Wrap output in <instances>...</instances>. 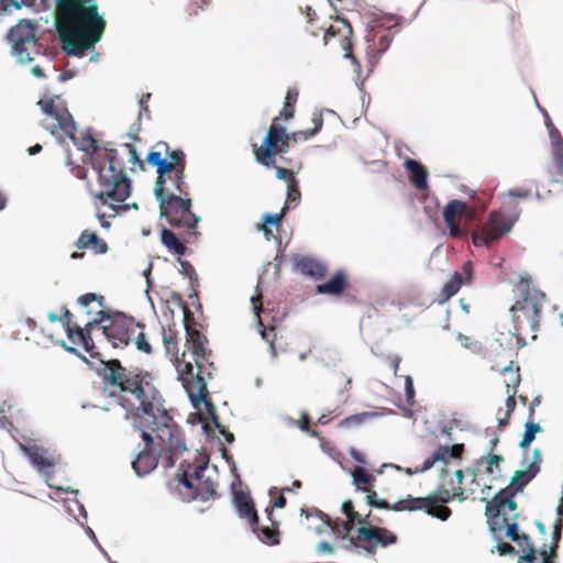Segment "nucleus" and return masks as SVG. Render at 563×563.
<instances>
[{"mask_svg":"<svg viewBox=\"0 0 563 563\" xmlns=\"http://www.w3.org/2000/svg\"><path fill=\"white\" fill-rule=\"evenodd\" d=\"M54 30L62 49L69 57L81 58L93 51L104 34L107 21L97 0H55Z\"/></svg>","mask_w":563,"mask_h":563,"instance_id":"1","label":"nucleus"},{"mask_svg":"<svg viewBox=\"0 0 563 563\" xmlns=\"http://www.w3.org/2000/svg\"><path fill=\"white\" fill-rule=\"evenodd\" d=\"M339 548L353 552L358 555L373 558L376 554L377 548H387L397 543L398 538L396 533L385 527L378 526H362L356 527L355 536L343 533L339 536Z\"/></svg>","mask_w":563,"mask_h":563,"instance_id":"2","label":"nucleus"},{"mask_svg":"<svg viewBox=\"0 0 563 563\" xmlns=\"http://www.w3.org/2000/svg\"><path fill=\"white\" fill-rule=\"evenodd\" d=\"M92 169L97 174V184L100 188L97 192L90 191V195L96 200V207H98L99 202L106 205L108 200L124 202L131 197L133 190L132 179L125 170L103 172V168L97 163L92 164Z\"/></svg>","mask_w":563,"mask_h":563,"instance_id":"3","label":"nucleus"},{"mask_svg":"<svg viewBox=\"0 0 563 563\" xmlns=\"http://www.w3.org/2000/svg\"><path fill=\"white\" fill-rule=\"evenodd\" d=\"M520 299L509 308L512 319L516 320V311H522L530 319V329L533 332L539 330L542 303L545 300V294L532 286L530 276L521 277L518 283Z\"/></svg>","mask_w":563,"mask_h":563,"instance_id":"4","label":"nucleus"},{"mask_svg":"<svg viewBox=\"0 0 563 563\" xmlns=\"http://www.w3.org/2000/svg\"><path fill=\"white\" fill-rule=\"evenodd\" d=\"M276 121H278V118L274 119V124L266 131L261 147L256 145L254 147L255 161L266 168L274 166V158L277 155L289 152V135H297V133L288 132L286 126H276Z\"/></svg>","mask_w":563,"mask_h":563,"instance_id":"5","label":"nucleus"},{"mask_svg":"<svg viewBox=\"0 0 563 563\" xmlns=\"http://www.w3.org/2000/svg\"><path fill=\"white\" fill-rule=\"evenodd\" d=\"M517 495L518 494L508 489L500 488L486 501L485 517L490 534H495L496 532L504 530V526L507 521V515L505 512L506 509L509 512H514L518 509V503L515 499Z\"/></svg>","mask_w":563,"mask_h":563,"instance_id":"6","label":"nucleus"},{"mask_svg":"<svg viewBox=\"0 0 563 563\" xmlns=\"http://www.w3.org/2000/svg\"><path fill=\"white\" fill-rule=\"evenodd\" d=\"M19 446L30 464L43 476L49 488L54 489L56 493H68L74 495L79 494V490L71 486H55L49 483L54 476L55 461L54 459L47 456L46 449L30 443H20Z\"/></svg>","mask_w":563,"mask_h":563,"instance_id":"7","label":"nucleus"},{"mask_svg":"<svg viewBox=\"0 0 563 563\" xmlns=\"http://www.w3.org/2000/svg\"><path fill=\"white\" fill-rule=\"evenodd\" d=\"M129 322H134L136 327L143 329L144 324L136 322L133 317H129L121 310L111 309L110 320L106 325L108 335L104 338L112 344L114 349L128 346L131 342L133 330L129 328Z\"/></svg>","mask_w":563,"mask_h":563,"instance_id":"8","label":"nucleus"},{"mask_svg":"<svg viewBox=\"0 0 563 563\" xmlns=\"http://www.w3.org/2000/svg\"><path fill=\"white\" fill-rule=\"evenodd\" d=\"M37 104L44 114L57 121L54 128L64 131L66 136H71V131H77L76 121L60 96H54L48 100L41 99Z\"/></svg>","mask_w":563,"mask_h":563,"instance_id":"9","label":"nucleus"},{"mask_svg":"<svg viewBox=\"0 0 563 563\" xmlns=\"http://www.w3.org/2000/svg\"><path fill=\"white\" fill-rule=\"evenodd\" d=\"M190 467L191 465L188 461H181L176 472V479L190 492L191 498L194 500L208 501L211 498L219 497L214 483L209 477H206L200 486H197L191 481Z\"/></svg>","mask_w":563,"mask_h":563,"instance_id":"10","label":"nucleus"},{"mask_svg":"<svg viewBox=\"0 0 563 563\" xmlns=\"http://www.w3.org/2000/svg\"><path fill=\"white\" fill-rule=\"evenodd\" d=\"M126 371L118 358L106 361L99 357V368L96 369V374L102 378L104 384L115 387L121 386L123 382L130 383L131 376L126 374Z\"/></svg>","mask_w":563,"mask_h":563,"instance_id":"11","label":"nucleus"},{"mask_svg":"<svg viewBox=\"0 0 563 563\" xmlns=\"http://www.w3.org/2000/svg\"><path fill=\"white\" fill-rule=\"evenodd\" d=\"M505 212L495 210L488 216V223L494 229H498L501 234H508L519 220L521 208L518 203L510 202L504 206Z\"/></svg>","mask_w":563,"mask_h":563,"instance_id":"12","label":"nucleus"},{"mask_svg":"<svg viewBox=\"0 0 563 563\" xmlns=\"http://www.w3.org/2000/svg\"><path fill=\"white\" fill-rule=\"evenodd\" d=\"M294 268L298 269L303 276L310 277L313 280L323 279L328 274V266L324 262L311 255H292Z\"/></svg>","mask_w":563,"mask_h":563,"instance_id":"13","label":"nucleus"},{"mask_svg":"<svg viewBox=\"0 0 563 563\" xmlns=\"http://www.w3.org/2000/svg\"><path fill=\"white\" fill-rule=\"evenodd\" d=\"M233 507L241 519H247L251 528H257L258 514L250 493L236 490L232 486Z\"/></svg>","mask_w":563,"mask_h":563,"instance_id":"14","label":"nucleus"},{"mask_svg":"<svg viewBox=\"0 0 563 563\" xmlns=\"http://www.w3.org/2000/svg\"><path fill=\"white\" fill-rule=\"evenodd\" d=\"M211 357L212 352L209 349L205 350V353L192 352V358L195 361V366L197 369L196 374H194V365L190 362H179L177 360L176 371L178 372V379H183L185 378V376H190L194 380H197V378H199L200 376H202V378H207L205 376V371Z\"/></svg>","mask_w":563,"mask_h":563,"instance_id":"15","label":"nucleus"},{"mask_svg":"<svg viewBox=\"0 0 563 563\" xmlns=\"http://www.w3.org/2000/svg\"><path fill=\"white\" fill-rule=\"evenodd\" d=\"M172 430L159 432L158 440L163 444V450L183 454L188 452L185 434L178 424H172Z\"/></svg>","mask_w":563,"mask_h":563,"instance_id":"16","label":"nucleus"},{"mask_svg":"<svg viewBox=\"0 0 563 563\" xmlns=\"http://www.w3.org/2000/svg\"><path fill=\"white\" fill-rule=\"evenodd\" d=\"M183 383V387L187 393L188 399L194 409L199 410L200 407L208 401V382L207 378H202L200 376L195 380V385H191L189 379L183 378L180 379Z\"/></svg>","mask_w":563,"mask_h":563,"instance_id":"17","label":"nucleus"},{"mask_svg":"<svg viewBox=\"0 0 563 563\" xmlns=\"http://www.w3.org/2000/svg\"><path fill=\"white\" fill-rule=\"evenodd\" d=\"M36 30L37 24L34 21L33 29H29V31L25 32V35H19L16 46L11 47L10 54L15 58L18 64L26 65L34 60L31 53L25 47V44L37 43V36L35 34Z\"/></svg>","mask_w":563,"mask_h":563,"instance_id":"18","label":"nucleus"},{"mask_svg":"<svg viewBox=\"0 0 563 563\" xmlns=\"http://www.w3.org/2000/svg\"><path fill=\"white\" fill-rule=\"evenodd\" d=\"M404 167L409 174L411 185L418 191H426L429 189V172L421 162L413 158H406L404 161Z\"/></svg>","mask_w":563,"mask_h":563,"instance_id":"19","label":"nucleus"},{"mask_svg":"<svg viewBox=\"0 0 563 563\" xmlns=\"http://www.w3.org/2000/svg\"><path fill=\"white\" fill-rule=\"evenodd\" d=\"M349 287L347 275L344 269H338L327 282L316 286L318 295L341 296Z\"/></svg>","mask_w":563,"mask_h":563,"instance_id":"20","label":"nucleus"},{"mask_svg":"<svg viewBox=\"0 0 563 563\" xmlns=\"http://www.w3.org/2000/svg\"><path fill=\"white\" fill-rule=\"evenodd\" d=\"M158 466V456L152 450L144 449L135 460L132 461V467L137 477H144L152 473Z\"/></svg>","mask_w":563,"mask_h":563,"instance_id":"21","label":"nucleus"},{"mask_svg":"<svg viewBox=\"0 0 563 563\" xmlns=\"http://www.w3.org/2000/svg\"><path fill=\"white\" fill-rule=\"evenodd\" d=\"M265 512L267 514V519L272 522V527L260 526V520L257 521V528H251L253 533L256 534L257 539L267 544V545H277L279 544V531H278V522L273 521V511L269 510L268 507L265 508Z\"/></svg>","mask_w":563,"mask_h":563,"instance_id":"22","label":"nucleus"},{"mask_svg":"<svg viewBox=\"0 0 563 563\" xmlns=\"http://www.w3.org/2000/svg\"><path fill=\"white\" fill-rule=\"evenodd\" d=\"M74 246L78 250L93 249L96 254H106L109 251L108 244L96 232L88 233L87 230L81 232Z\"/></svg>","mask_w":563,"mask_h":563,"instance_id":"23","label":"nucleus"},{"mask_svg":"<svg viewBox=\"0 0 563 563\" xmlns=\"http://www.w3.org/2000/svg\"><path fill=\"white\" fill-rule=\"evenodd\" d=\"M537 475L538 474L531 472L529 468L521 467L520 470L514 472V474L510 476L508 485L504 488L518 495L522 494L525 488Z\"/></svg>","mask_w":563,"mask_h":563,"instance_id":"24","label":"nucleus"},{"mask_svg":"<svg viewBox=\"0 0 563 563\" xmlns=\"http://www.w3.org/2000/svg\"><path fill=\"white\" fill-rule=\"evenodd\" d=\"M547 130L553 150L554 166L558 175L563 177V139L556 126Z\"/></svg>","mask_w":563,"mask_h":563,"instance_id":"25","label":"nucleus"},{"mask_svg":"<svg viewBox=\"0 0 563 563\" xmlns=\"http://www.w3.org/2000/svg\"><path fill=\"white\" fill-rule=\"evenodd\" d=\"M153 376L151 373H144L141 375V380H137V383L133 386H130V383L123 382L121 386H115L120 389L122 393H130L132 394L137 401H142L147 399V393L145 390V387H150L151 382H153Z\"/></svg>","mask_w":563,"mask_h":563,"instance_id":"26","label":"nucleus"},{"mask_svg":"<svg viewBox=\"0 0 563 563\" xmlns=\"http://www.w3.org/2000/svg\"><path fill=\"white\" fill-rule=\"evenodd\" d=\"M73 135L67 136L71 140L74 145L81 152H84L88 158L89 164L92 166V164H98L101 166V155L99 152L103 151V147L101 146L100 142L98 140L95 141V143H86V144H79V139L76 136V131H71Z\"/></svg>","mask_w":563,"mask_h":563,"instance_id":"27","label":"nucleus"},{"mask_svg":"<svg viewBox=\"0 0 563 563\" xmlns=\"http://www.w3.org/2000/svg\"><path fill=\"white\" fill-rule=\"evenodd\" d=\"M161 243L172 253L178 256H184L187 253V247L183 241L168 228L163 227L161 230Z\"/></svg>","mask_w":563,"mask_h":563,"instance_id":"28","label":"nucleus"},{"mask_svg":"<svg viewBox=\"0 0 563 563\" xmlns=\"http://www.w3.org/2000/svg\"><path fill=\"white\" fill-rule=\"evenodd\" d=\"M512 542L525 550V553L519 555L518 563H537V551L529 534L521 531Z\"/></svg>","mask_w":563,"mask_h":563,"instance_id":"29","label":"nucleus"},{"mask_svg":"<svg viewBox=\"0 0 563 563\" xmlns=\"http://www.w3.org/2000/svg\"><path fill=\"white\" fill-rule=\"evenodd\" d=\"M543 432V428L539 422H534L533 419H528L523 424V432L518 443V448L525 452L528 451L532 442L536 440L538 433Z\"/></svg>","mask_w":563,"mask_h":563,"instance_id":"30","label":"nucleus"},{"mask_svg":"<svg viewBox=\"0 0 563 563\" xmlns=\"http://www.w3.org/2000/svg\"><path fill=\"white\" fill-rule=\"evenodd\" d=\"M376 26L367 25V35L365 41L375 48L379 49V53H385L394 41V35L385 33L379 35L375 30Z\"/></svg>","mask_w":563,"mask_h":563,"instance_id":"31","label":"nucleus"},{"mask_svg":"<svg viewBox=\"0 0 563 563\" xmlns=\"http://www.w3.org/2000/svg\"><path fill=\"white\" fill-rule=\"evenodd\" d=\"M106 154L101 155V167L103 172H114L118 169H124V162L120 157L119 152L114 147L102 146Z\"/></svg>","mask_w":563,"mask_h":563,"instance_id":"32","label":"nucleus"},{"mask_svg":"<svg viewBox=\"0 0 563 563\" xmlns=\"http://www.w3.org/2000/svg\"><path fill=\"white\" fill-rule=\"evenodd\" d=\"M352 485L356 492L366 493L367 488L363 485H373L375 476L372 475L364 465L356 466L352 472Z\"/></svg>","mask_w":563,"mask_h":563,"instance_id":"33","label":"nucleus"},{"mask_svg":"<svg viewBox=\"0 0 563 563\" xmlns=\"http://www.w3.org/2000/svg\"><path fill=\"white\" fill-rule=\"evenodd\" d=\"M157 147H163L165 151V158L167 163L173 166V169H183L186 165V154L181 148L170 150L169 144L165 141H158Z\"/></svg>","mask_w":563,"mask_h":563,"instance_id":"34","label":"nucleus"},{"mask_svg":"<svg viewBox=\"0 0 563 563\" xmlns=\"http://www.w3.org/2000/svg\"><path fill=\"white\" fill-rule=\"evenodd\" d=\"M463 285H464L463 278L460 276L459 273L454 272L451 275V278L443 285L441 292L439 295V298L437 299V302L439 305L444 303L451 297H453Z\"/></svg>","mask_w":563,"mask_h":563,"instance_id":"35","label":"nucleus"},{"mask_svg":"<svg viewBox=\"0 0 563 563\" xmlns=\"http://www.w3.org/2000/svg\"><path fill=\"white\" fill-rule=\"evenodd\" d=\"M186 320H184V328L186 331V338H187V344L190 346L191 353L192 352H200L205 353V350L208 347L206 344L208 343L207 336L201 333L199 330L196 329H189Z\"/></svg>","mask_w":563,"mask_h":563,"instance_id":"36","label":"nucleus"},{"mask_svg":"<svg viewBox=\"0 0 563 563\" xmlns=\"http://www.w3.org/2000/svg\"><path fill=\"white\" fill-rule=\"evenodd\" d=\"M341 512L346 516L350 521H353L357 527L374 526V520L371 519V512L366 516H361L354 509V504L351 499H346L341 504Z\"/></svg>","mask_w":563,"mask_h":563,"instance_id":"37","label":"nucleus"},{"mask_svg":"<svg viewBox=\"0 0 563 563\" xmlns=\"http://www.w3.org/2000/svg\"><path fill=\"white\" fill-rule=\"evenodd\" d=\"M466 207V203L460 199L450 200L442 210V218L445 225L453 232L455 224V217L457 212L463 210Z\"/></svg>","mask_w":563,"mask_h":563,"instance_id":"38","label":"nucleus"},{"mask_svg":"<svg viewBox=\"0 0 563 563\" xmlns=\"http://www.w3.org/2000/svg\"><path fill=\"white\" fill-rule=\"evenodd\" d=\"M34 20L31 19H19L16 24L11 26L5 36L4 40L11 44L12 46H16L18 44V37L19 35H25V32L29 31V29H33Z\"/></svg>","mask_w":563,"mask_h":563,"instance_id":"39","label":"nucleus"},{"mask_svg":"<svg viewBox=\"0 0 563 563\" xmlns=\"http://www.w3.org/2000/svg\"><path fill=\"white\" fill-rule=\"evenodd\" d=\"M110 312L111 309H101L98 312H96L95 318H92L89 322H87L84 327H81L82 332H91L93 329H98L102 331L103 335H108V329H106V325L108 323V320H110Z\"/></svg>","mask_w":563,"mask_h":563,"instance_id":"40","label":"nucleus"},{"mask_svg":"<svg viewBox=\"0 0 563 563\" xmlns=\"http://www.w3.org/2000/svg\"><path fill=\"white\" fill-rule=\"evenodd\" d=\"M282 220H283V214H278V213L265 212L262 216L261 230L263 231L265 238L268 240L272 236L279 245L282 244V239L274 235L272 230L266 227H275L278 229Z\"/></svg>","mask_w":563,"mask_h":563,"instance_id":"41","label":"nucleus"},{"mask_svg":"<svg viewBox=\"0 0 563 563\" xmlns=\"http://www.w3.org/2000/svg\"><path fill=\"white\" fill-rule=\"evenodd\" d=\"M300 515L305 516L307 519L316 516L320 520V523L314 528V532L317 534H322V533L327 532V529H329V526H331L330 517L318 509L309 510L306 508H301Z\"/></svg>","mask_w":563,"mask_h":563,"instance_id":"42","label":"nucleus"},{"mask_svg":"<svg viewBox=\"0 0 563 563\" xmlns=\"http://www.w3.org/2000/svg\"><path fill=\"white\" fill-rule=\"evenodd\" d=\"M380 413L377 411H363L355 415H351L349 417H345L343 420L340 421L339 427L340 428H350L353 426H360L364 423L365 421L379 417Z\"/></svg>","mask_w":563,"mask_h":563,"instance_id":"43","label":"nucleus"},{"mask_svg":"<svg viewBox=\"0 0 563 563\" xmlns=\"http://www.w3.org/2000/svg\"><path fill=\"white\" fill-rule=\"evenodd\" d=\"M299 96V91L295 87L288 88V91L285 97L284 107L280 110V115H283L286 120H290L295 114V104L297 102Z\"/></svg>","mask_w":563,"mask_h":563,"instance_id":"44","label":"nucleus"},{"mask_svg":"<svg viewBox=\"0 0 563 563\" xmlns=\"http://www.w3.org/2000/svg\"><path fill=\"white\" fill-rule=\"evenodd\" d=\"M353 47V43L351 40H347L343 45H342V48L343 51L345 52L343 54V58L344 59H350V62L353 64V66L355 67L354 68V74L356 76V86L361 89V87L363 86V80H361V71H362V64L360 62V59L353 55L351 53V49Z\"/></svg>","mask_w":563,"mask_h":563,"instance_id":"45","label":"nucleus"},{"mask_svg":"<svg viewBox=\"0 0 563 563\" xmlns=\"http://www.w3.org/2000/svg\"><path fill=\"white\" fill-rule=\"evenodd\" d=\"M501 532L503 531H498L495 534H492V538L496 543L492 548L490 553L498 552L500 555L516 556L518 554L517 550L510 543L501 540Z\"/></svg>","mask_w":563,"mask_h":563,"instance_id":"46","label":"nucleus"},{"mask_svg":"<svg viewBox=\"0 0 563 563\" xmlns=\"http://www.w3.org/2000/svg\"><path fill=\"white\" fill-rule=\"evenodd\" d=\"M355 526L357 525L353 521H350L349 519L343 520L341 518H336L335 520L331 521V526H329V529L335 536V539H339L340 534H351L356 529Z\"/></svg>","mask_w":563,"mask_h":563,"instance_id":"47","label":"nucleus"},{"mask_svg":"<svg viewBox=\"0 0 563 563\" xmlns=\"http://www.w3.org/2000/svg\"><path fill=\"white\" fill-rule=\"evenodd\" d=\"M132 416L134 421L142 419L143 416L152 417L155 416L156 402L150 399L142 400L139 407L133 408Z\"/></svg>","mask_w":563,"mask_h":563,"instance_id":"48","label":"nucleus"},{"mask_svg":"<svg viewBox=\"0 0 563 563\" xmlns=\"http://www.w3.org/2000/svg\"><path fill=\"white\" fill-rule=\"evenodd\" d=\"M79 345L82 346L84 351L90 355L91 358L98 360L101 357V354L96 351V344L92 339L91 332H82L79 334Z\"/></svg>","mask_w":563,"mask_h":563,"instance_id":"49","label":"nucleus"},{"mask_svg":"<svg viewBox=\"0 0 563 563\" xmlns=\"http://www.w3.org/2000/svg\"><path fill=\"white\" fill-rule=\"evenodd\" d=\"M541 465H542V452H541V449H539V448H534L532 450V459L530 462L527 459V453H525V456L520 462L521 467H527L536 474L540 473Z\"/></svg>","mask_w":563,"mask_h":563,"instance_id":"50","label":"nucleus"},{"mask_svg":"<svg viewBox=\"0 0 563 563\" xmlns=\"http://www.w3.org/2000/svg\"><path fill=\"white\" fill-rule=\"evenodd\" d=\"M181 221L177 225H185L189 229L188 234L194 238H198L200 233L197 231L198 224L201 222V217L194 213H186L181 216Z\"/></svg>","mask_w":563,"mask_h":563,"instance_id":"51","label":"nucleus"},{"mask_svg":"<svg viewBox=\"0 0 563 563\" xmlns=\"http://www.w3.org/2000/svg\"><path fill=\"white\" fill-rule=\"evenodd\" d=\"M463 449V444H453V445H439L435 450L437 452H440L442 454V462L443 464L448 463L449 459H461V452Z\"/></svg>","mask_w":563,"mask_h":563,"instance_id":"52","label":"nucleus"},{"mask_svg":"<svg viewBox=\"0 0 563 563\" xmlns=\"http://www.w3.org/2000/svg\"><path fill=\"white\" fill-rule=\"evenodd\" d=\"M505 462V457L501 454H495L485 452L479 459L476 460L477 466H483L484 464H494L497 467V477L501 478V470L499 465Z\"/></svg>","mask_w":563,"mask_h":563,"instance_id":"53","label":"nucleus"},{"mask_svg":"<svg viewBox=\"0 0 563 563\" xmlns=\"http://www.w3.org/2000/svg\"><path fill=\"white\" fill-rule=\"evenodd\" d=\"M441 462H442V454L440 452L434 451L432 453V455H430L429 457H427L423 461L421 467H419V468H417L415 471H412L410 468H407L406 473L408 475L423 473V472H427V471L431 470L435 465V463H441Z\"/></svg>","mask_w":563,"mask_h":563,"instance_id":"54","label":"nucleus"},{"mask_svg":"<svg viewBox=\"0 0 563 563\" xmlns=\"http://www.w3.org/2000/svg\"><path fill=\"white\" fill-rule=\"evenodd\" d=\"M201 430H202V433L206 435L207 440L208 441H217L219 444H220V453H221V457L230 465L231 462H235L233 456L228 453L224 449H223V445H222V442H221V439L220 438H217L214 435V433L210 430V428L206 424V423H202L201 424Z\"/></svg>","mask_w":563,"mask_h":563,"instance_id":"55","label":"nucleus"},{"mask_svg":"<svg viewBox=\"0 0 563 563\" xmlns=\"http://www.w3.org/2000/svg\"><path fill=\"white\" fill-rule=\"evenodd\" d=\"M499 239L500 233L496 232L475 233L473 235V244L475 246H489L490 243L497 242Z\"/></svg>","mask_w":563,"mask_h":563,"instance_id":"56","label":"nucleus"},{"mask_svg":"<svg viewBox=\"0 0 563 563\" xmlns=\"http://www.w3.org/2000/svg\"><path fill=\"white\" fill-rule=\"evenodd\" d=\"M177 263L180 266L179 274L188 277L191 285L198 284L199 278L191 263L187 260H183L181 256L177 258Z\"/></svg>","mask_w":563,"mask_h":563,"instance_id":"57","label":"nucleus"},{"mask_svg":"<svg viewBox=\"0 0 563 563\" xmlns=\"http://www.w3.org/2000/svg\"><path fill=\"white\" fill-rule=\"evenodd\" d=\"M365 503L369 508L389 509V503L386 499L379 498L376 490L367 489Z\"/></svg>","mask_w":563,"mask_h":563,"instance_id":"58","label":"nucleus"},{"mask_svg":"<svg viewBox=\"0 0 563 563\" xmlns=\"http://www.w3.org/2000/svg\"><path fill=\"white\" fill-rule=\"evenodd\" d=\"M165 161V151L163 147H157V143L152 146L150 148V151L147 152L146 156H145V162L150 165V166H155L157 165L159 162H164Z\"/></svg>","mask_w":563,"mask_h":563,"instance_id":"59","label":"nucleus"},{"mask_svg":"<svg viewBox=\"0 0 563 563\" xmlns=\"http://www.w3.org/2000/svg\"><path fill=\"white\" fill-rule=\"evenodd\" d=\"M418 500L419 499H416V497H413L411 495H408L407 498L399 499L396 503H394L393 505H389V509H391L394 511H404V510L417 511V510H422V508H423L422 506H406V501L417 503Z\"/></svg>","mask_w":563,"mask_h":563,"instance_id":"60","label":"nucleus"},{"mask_svg":"<svg viewBox=\"0 0 563 563\" xmlns=\"http://www.w3.org/2000/svg\"><path fill=\"white\" fill-rule=\"evenodd\" d=\"M157 417L161 421L159 424L163 427L162 432L164 430H172V424H177L174 422L173 417L170 416L169 411L165 408V404H162V406H156Z\"/></svg>","mask_w":563,"mask_h":563,"instance_id":"61","label":"nucleus"},{"mask_svg":"<svg viewBox=\"0 0 563 563\" xmlns=\"http://www.w3.org/2000/svg\"><path fill=\"white\" fill-rule=\"evenodd\" d=\"M269 168L275 169L276 178L279 180H287L288 183L298 184V179L296 177V173L292 169H287L282 166L276 165V161L274 159V166H269Z\"/></svg>","mask_w":563,"mask_h":563,"instance_id":"62","label":"nucleus"},{"mask_svg":"<svg viewBox=\"0 0 563 563\" xmlns=\"http://www.w3.org/2000/svg\"><path fill=\"white\" fill-rule=\"evenodd\" d=\"M180 455L181 454H179V453L161 449L157 456H158V460L161 459L163 467L168 470L176 465V462Z\"/></svg>","mask_w":563,"mask_h":563,"instance_id":"63","label":"nucleus"},{"mask_svg":"<svg viewBox=\"0 0 563 563\" xmlns=\"http://www.w3.org/2000/svg\"><path fill=\"white\" fill-rule=\"evenodd\" d=\"M422 510L424 511L426 515L439 519L441 521H446L452 515V511L449 507H442L439 510H435L431 507H423Z\"/></svg>","mask_w":563,"mask_h":563,"instance_id":"64","label":"nucleus"}]
</instances>
